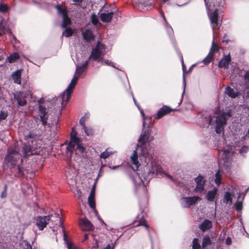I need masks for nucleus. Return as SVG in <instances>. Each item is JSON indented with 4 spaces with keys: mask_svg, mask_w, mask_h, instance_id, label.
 Listing matches in <instances>:
<instances>
[{
    "mask_svg": "<svg viewBox=\"0 0 249 249\" xmlns=\"http://www.w3.org/2000/svg\"><path fill=\"white\" fill-rule=\"evenodd\" d=\"M151 130L142 132L138 141L137 149L133 151L130 157L134 170L138 172L133 178L135 185H144L146 181L156 176L165 175L173 181V177L167 174L155 161H153V150L150 147L149 142L154 140L151 136Z\"/></svg>",
    "mask_w": 249,
    "mask_h": 249,
    "instance_id": "f257e3e1",
    "label": "nucleus"
},
{
    "mask_svg": "<svg viewBox=\"0 0 249 249\" xmlns=\"http://www.w3.org/2000/svg\"><path fill=\"white\" fill-rule=\"evenodd\" d=\"M88 63L89 61L87 60L81 66L77 65L76 66L75 74L72 78L70 84L66 90L57 97V102L61 104L62 108L64 107L67 103L69 101L71 93L77 83L79 77H80L83 72L87 69Z\"/></svg>",
    "mask_w": 249,
    "mask_h": 249,
    "instance_id": "f03ea898",
    "label": "nucleus"
},
{
    "mask_svg": "<svg viewBox=\"0 0 249 249\" xmlns=\"http://www.w3.org/2000/svg\"><path fill=\"white\" fill-rule=\"evenodd\" d=\"M231 116V111L228 110L227 111H221L219 108L215 112L213 117L209 116L208 119L206 118V122L203 125L208 126L214 122L215 124V131L217 133H220L223 130V126L227 124V120Z\"/></svg>",
    "mask_w": 249,
    "mask_h": 249,
    "instance_id": "7ed1b4c3",
    "label": "nucleus"
},
{
    "mask_svg": "<svg viewBox=\"0 0 249 249\" xmlns=\"http://www.w3.org/2000/svg\"><path fill=\"white\" fill-rule=\"evenodd\" d=\"M106 53V46L100 42H98L95 48H94L89 57L98 62H102L106 65L115 68L113 63L108 60H104L103 56Z\"/></svg>",
    "mask_w": 249,
    "mask_h": 249,
    "instance_id": "20e7f679",
    "label": "nucleus"
},
{
    "mask_svg": "<svg viewBox=\"0 0 249 249\" xmlns=\"http://www.w3.org/2000/svg\"><path fill=\"white\" fill-rule=\"evenodd\" d=\"M67 149L71 153L75 150L76 154L77 155L83 153L86 149L81 143V139L76 137V132L73 128L71 133V140Z\"/></svg>",
    "mask_w": 249,
    "mask_h": 249,
    "instance_id": "39448f33",
    "label": "nucleus"
},
{
    "mask_svg": "<svg viewBox=\"0 0 249 249\" xmlns=\"http://www.w3.org/2000/svg\"><path fill=\"white\" fill-rule=\"evenodd\" d=\"M55 8L57 10L58 14L61 15L63 18V21L61 24V27L65 28V30L62 32V36L66 37L71 36L73 30L70 27H67L71 24V18L68 16V11L67 9H62L60 5H56Z\"/></svg>",
    "mask_w": 249,
    "mask_h": 249,
    "instance_id": "423d86ee",
    "label": "nucleus"
},
{
    "mask_svg": "<svg viewBox=\"0 0 249 249\" xmlns=\"http://www.w3.org/2000/svg\"><path fill=\"white\" fill-rule=\"evenodd\" d=\"M207 8L208 9V13L209 18L211 21V26L213 30L219 28L221 24V21L218 19V10L215 8L213 12L212 13L210 12V8L211 5L210 4L209 7L208 6V2L209 0H204Z\"/></svg>",
    "mask_w": 249,
    "mask_h": 249,
    "instance_id": "0eeeda50",
    "label": "nucleus"
},
{
    "mask_svg": "<svg viewBox=\"0 0 249 249\" xmlns=\"http://www.w3.org/2000/svg\"><path fill=\"white\" fill-rule=\"evenodd\" d=\"M20 158V154L17 151L12 150L8 151L7 155L6 156L5 160L7 164H9L11 166L15 165L17 161Z\"/></svg>",
    "mask_w": 249,
    "mask_h": 249,
    "instance_id": "6e6552de",
    "label": "nucleus"
},
{
    "mask_svg": "<svg viewBox=\"0 0 249 249\" xmlns=\"http://www.w3.org/2000/svg\"><path fill=\"white\" fill-rule=\"evenodd\" d=\"M201 199V198L197 196L183 197L182 198L181 204L183 207L188 208L193 205L196 204Z\"/></svg>",
    "mask_w": 249,
    "mask_h": 249,
    "instance_id": "1a4fd4ad",
    "label": "nucleus"
},
{
    "mask_svg": "<svg viewBox=\"0 0 249 249\" xmlns=\"http://www.w3.org/2000/svg\"><path fill=\"white\" fill-rule=\"evenodd\" d=\"M49 223V217L47 216H39L36 217V225L38 230L42 231Z\"/></svg>",
    "mask_w": 249,
    "mask_h": 249,
    "instance_id": "9d476101",
    "label": "nucleus"
},
{
    "mask_svg": "<svg viewBox=\"0 0 249 249\" xmlns=\"http://www.w3.org/2000/svg\"><path fill=\"white\" fill-rule=\"evenodd\" d=\"M47 216L49 217V223L50 222L51 223L52 226L56 225L57 224H56V222L58 220L59 221L60 226H61L62 227V231L63 232V237H64V240H66V234L65 233L64 229L62 226V222L61 221V219L59 216V214L58 213H54L53 214H49Z\"/></svg>",
    "mask_w": 249,
    "mask_h": 249,
    "instance_id": "9b49d317",
    "label": "nucleus"
},
{
    "mask_svg": "<svg viewBox=\"0 0 249 249\" xmlns=\"http://www.w3.org/2000/svg\"><path fill=\"white\" fill-rule=\"evenodd\" d=\"M26 95V93L23 91H18L15 94V99L17 101L19 106H23L27 104Z\"/></svg>",
    "mask_w": 249,
    "mask_h": 249,
    "instance_id": "f8f14e48",
    "label": "nucleus"
},
{
    "mask_svg": "<svg viewBox=\"0 0 249 249\" xmlns=\"http://www.w3.org/2000/svg\"><path fill=\"white\" fill-rule=\"evenodd\" d=\"M195 181L196 183V186L194 191L196 193H201L204 191V185L205 183V180L201 176H198L195 179Z\"/></svg>",
    "mask_w": 249,
    "mask_h": 249,
    "instance_id": "ddd939ff",
    "label": "nucleus"
},
{
    "mask_svg": "<svg viewBox=\"0 0 249 249\" xmlns=\"http://www.w3.org/2000/svg\"><path fill=\"white\" fill-rule=\"evenodd\" d=\"M46 108L42 106H39V114L40 118V121L42 122V124L45 126L47 124L48 120V113L46 111Z\"/></svg>",
    "mask_w": 249,
    "mask_h": 249,
    "instance_id": "4468645a",
    "label": "nucleus"
},
{
    "mask_svg": "<svg viewBox=\"0 0 249 249\" xmlns=\"http://www.w3.org/2000/svg\"><path fill=\"white\" fill-rule=\"evenodd\" d=\"M79 224L82 230L83 231H90L93 228L92 224L86 218L81 219Z\"/></svg>",
    "mask_w": 249,
    "mask_h": 249,
    "instance_id": "2eb2a0df",
    "label": "nucleus"
},
{
    "mask_svg": "<svg viewBox=\"0 0 249 249\" xmlns=\"http://www.w3.org/2000/svg\"><path fill=\"white\" fill-rule=\"evenodd\" d=\"M171 111L170 108L167 106H164L159 109L154 118L156 119H159Z\"/></svg>",
    "mask_w": 249,
    "mask_h": 249,
    "instance_id": "dca6fc26",
    "label": "nucleus"
},
{
    "mask_svg": "<svg viewBox=\"0 0 249 249\" xmlns=\"http://www.w3.org/2000/svg\"><path fill=\"white\" fill-rule=\"evenodd\" d=\"M231 60V59L230 55L225 56L219 62L218 66L220 68L226 69L228 67Z\"/></svg>",
    "mask_w": 249,
    "mask_h": 249,
    "instance_id": "f3484780",
    "label": "nucleus"
},
{
    "mask_svg": "<svg viewBox=\"0 0 249 249\" xmlns=\"http://www.w3.org/2000/svg\"><path fill=\"white\" fill-rule=\"evenodd\" d=\"M217 189L213 188V190L208 191L206 196V199L210 202L214 201V199L217 196Z\"/></svg>",
    "mask_w": 249,
    "mask_h": 249,
    "instance_id": "a211bd4d",
    "label": "nucleus"
},
{
    "mask_svg": "<svg viewBox=\"0 0 249 249\" xmlns=\"http://www.w3.org/2000/svg\"><path fill=\"white\" fill-rule=\"evenodd\" d=\"M225 93L231 98H235L239 94V92L237 90H234L229 86L226 88Z\"/></svg>",
    "mask_w": 249,
    "mask_h": 249,
    "instance_id": "6ab92c4d",
    "label": "nucleus"
},
{
    "mask_svg": "<svg viewBox=\"0 0 249 249\" xmlns=\"http://www.w3.org/2000/svg\"><path fill=\"white\" fill-rule=\"evenodd\" d=\"M21 70H18L13 73L12 78L14 83L20 84L21 83Z\"/></svg>",
    "mask_w": 249,
    "mask_h": 249,
    "instance_id": "aec40b11",
    "label": "nucleus"
},
{
    "mask_svg": "<svg viewBox=\"0 0 249 249\" xmlns=\"http://www.w3.org/2000/svg\"><path fill=\"white\" fill-rule=\"evenodd\" d=\"M11 32L9 27L7 26L5 22L1 21L0 22V36L6 34H9Z\"/></svg>",
    "mask_w": 249,
    "mask_h": 249,
    "instance_id": "412c9836",
    "label": "nucleus"
},
{
    "mask_svg": "<svg viewBox=\"0 0 249 249\" xmlns=\"http://www.w3.org/2000/svg\"><path fill=\"white\" fill-rule=\"evenodd\" d=\"M113 12H110L109 13H102L100 15V19L103 22H110L112 18Z\"/></svg>",
    "mask_w": 249,
    "mask_h": 249,
    "instance_id": "4be33fe9",
    "label": "nucleus"
},
{
    "mask_svg": "<svg viewBox=\"0 0 249 249\" xmlns=\"http://www.w3.org/2000/svg\"><path fill=\"white\" fill-rule=\"evenodd\" d=\"M83 38L87 41H89L94 39V36L90 30L87 29L82 33Z\"/></svg>",
    "mask_w": 249,
    "mask_h": 249,
    "instance_id": "5701e85b",
    "label": "nucleus"
},
{
    "mask_svg": "<svg viewBox=\"0 0 249 249\" xmlns=\"http://www.w3.org/2000/svg\"><path fill=\"white\" fill-rule=\"evenodd\" d=\"M200 229L203 231L212 227V223L209 220H205L199 226Z\"/></svg>",
    "mask_w": 249,
    "mask_h": 249,
    "instance_id": "b1692460",
    "label": "nucleus"
},
{
    "mask_svg": "<svg viewBox=\"0 0 249 249\" xmlns=\"http://www.w3.org/2000/svg\"><path fill=\"white\" fill-rule=\"evenodd\" d=\"M19 58V55L18 53H14L10 54L6 58V62L9 63H12Z\"/></svg>",
    "mask_w": 249,
    "mask_h": 249,
    "instance_id": "393cba45",
    "label": "nucleus"
},
{
    "mask_svg": "<svg viewBox=\"0 0 249 249\" xmlns=\"http://www.w3.org/2000/svg\"><path fill=\"white\" fill-rule=\"evenodd\" d=\"M233 194L229 192H226L224 195V201L227 204H231L232 203V199Z\"/></svg>",
    "mask_w": 249,
    "mask_h": 249,
    "instance_id": "a878e982",
    "label": "nucleus"
},
{
    "mask_svg": "<svg viewBox=\"0 0 249 249\" xmlns=\"http://www.w3.org/2000/svg\"><path fill=\"white\" fill-rule=\"evenodd\" d=\"M114 153V152L109 151L108 149H106L104 152H102L100 155V157L101 159H106L110 155Z\"/></svg>",
    "mask_w": 249,
    "mask_h": 249,
    "instance_id": "bb28decb",
    "label": "nucleus"
},
{
    "mask_svg": "<svg viewBox=\"0 0 249 249\" xmlns=\"http://www.w3.org/2000/svg\"><path fill=\"white\" fill-rule=\"evenodd\" d=\"M222 179V175L218 170L215 174L214 182L216 185L219 186L221 184V181Z\"/></svg>",
    "mask_w": 249,
    "mask_h": 249,
    "instance_id": "cd10ccee",
    "label": "nucleus"
},
{
    "mask_svg": "<svg viewBox=\"0 0 249 249\" xmlns=\"http://www.w3.org/2000/svg\"><path fill=\"white\" fill-rule=\"evenodd\" d=\"M211 244V241L210 237L208 236H205L202 240V247L205 248L207 246Z\"/></svg>",
    "mask_w": 249,
    "mask_h": 249,
    "instance_id": "c85d7f7f",
    "label": "nucleus"
},
{
    "mask_svg": "<svg viewBox=\"0 0 249 249\" xmlns=\"http://www.w3.org/2000/svg\"><path fill=\"white\" fill-rule=\"evenodd\" d=\"M88 203L89 206L92 209H94L95 207V203L94 201V196H89L88 199Z\"/></svg>",
    "mask_w": 249,
    "mask_h": 249,
    "instance_id": "c756f323",
    "label": "nucleus"
},
{
    "mask_svg": "<svg viewBox=\"0 0 249 249\" xmlns=\"http://www.w3.org/2000/svg\"><path fill=\"white\" fill-rule=\"evenodd\" d=\"M31 147L30 146L24 145L22 148V153L24 156H26L30 151Z\"/></svg>",
    "mask_w": 249,
    "mask_h": 249,
    "instance_id": "7c9ffc66",
    "label": "nucleus"
},
{
    "mask_svg": "<svg viewBox=\"0 0 249 249\" xmlns=\"http://www.w3.org/2000/svg\"><path fill=\"white\" fill-rule=\"evenodd\" d=\"M193 249H201L198 240L196 238L194 239L193 241Z\"/></svg>",
    "mask_w": 249,
    "mask_h": 249,
    "instance_id": "2f4dec72",
    "label": "nucleus"
},
{
    "mask_svg": "<svg viewBox=\"0 0 249 249\" xmlns=\"http://www.w3.org/2000/svg\"><path fill=\"white\" fill-rule=\"evenodd\" d=\"M89 118V116L87 115V116L85 115L83 117L80 119L79 123L80 125L82 126L83 129L86 128L85 125V121Z\"/></svg>",
    "mask_w": 249,
    "mask_h": 249,
    "instance_id": "473e14b6",
    "label": "nucleus"
},
{
    "mask_svg": "<svg viewBox=\"0 0 249 249\" xmlns=\"http://www.w3.org/2000/svg\"><path fill=\"white\" fill-rule=\"evenodd\" d=\"M92 23L94 25H97L99 22L98 17L96 15L92 14L90 17Z\"/></svg>",
    "mask_w": 249,
    "mask_h": 249,
    "instance_id": "72a5a7b5",
    "label": "nucleus"
},
{
    "mask_svg": "<svg viewBox=\"0 0 249 249\" xmlns=\"http://www.w3.org/2000/svg\"><path fill=\"white\" fill-rule=\"evenodd\" d=\"M23 249H32L31 245L26 241H23L21 243Z\"/></svg>",
    "mask_w": 249,
    "mask_h": 249,
    "instance_id": "f704fd0d",
    "label": "nucleus"
},
{
    "mask_svg": "<svg viewBox=\"0 0 249 249\" xmlns=\"http://www.w3.org/2000/svg\"><path fill=\"white\" fill-rule=\"evenodd\" d=\"M7 116V112L5 111H2L1 110L0 111V122L5 120Z\"/></svg>",
    "mask_w": 249,
    "mask_h": 249,
    "instance_id": "c9c22d12",
    "label": "nucleus"
},
{
    "mask_svg": "<svg viewBox=\"0 0 249 249\" xmlns=\"http://www.w3.org/2000/svg\"><path fill=\"white\" fill-rule=\"evenodd\" d=\"M8 9V7L6 4L0 3V12L5 13Z\"/></svg>",
    "mask_w": 249,
    "mask_h": 249,
    "instance_id": "e433bc0d",
    "label": "nucleus"
},
{
    "mask_svg": "<svg viewBox=\"0 0 249 249\" xmlns=\"http://www.w3.org/2000/svg\"><path fill=\"white\" fill-rule=\"evenodd\" d=\"M83 129L84 130L85 133L88 136H91L93 134V131L91 128H88L86 127V128H84Z\"/></svg>",
    "mask_w": 249,
    "mask_h": 249,
    "instance_id": "4c0bfd02",
    "label": "nucleus"
},
{
    "mask_svg": "<svg viewBox=\"0 0 249 249\" xmlns=\"http://www.w3.org/2000/svg\"><path fill=\"white\" fill-rule=\"evenodd\" d=\"M139 225L141 226H144L146 229L148 231L149 230V226L146 224V222L145 220L144 219H141L139 221Z\"/></svg>",
    "mask_w": 249,
    "mask_h": 249,
    "instance_id": "58836bf2",
    "label": "nucleus"
},
{
    "mask_svg": "<svg viewBox=\"0 0 249 249\" xmlns=\"http://www.w3.org/2000/svg\"><path fill=\"white\" fill-rule=\"evenodd\" d=\"M244 80L247 86L249 87V71H247L245 74Z\"/></svg>",
    "mask_w": 249,
    "mask_h": 249,
    "instance_id": "ea45409f",
    "label": "nucleus"
},
{
    "mask_svg": "<svg viewBox=\"0 0 249 249\" xmlns=\"http://www.w3.org/2000/svg\"><path fill=\"white\" fill-rule=\"evenodd\" d=\"M235 208L237 211H240L242 208V203L241 201H237L235 204Z\"/></svg>",
    "mask_w": 249,
    "mask_h": 249,
    "instance_id": "a19ab883",
    "label": "nucleus"
},
{
    "mask_svg": "<svg viewBox=\"0 0 249 249\" xmlns=\"http://www.w3.org/2000/svg\"><path fill=\"white\" fill-rule=\"evenodd\" d=\"M249 149V147L247 146H243L241 147V148L240 149V153L241 154H244L245 153H246Z\"/></svg>",
    "mask_w": 249,
    "mask_h": 249,
    "instance_id": "79ce46f5",
    "label": "nucleus"
},
{
    "mask_svg": "<svg viewBox=\"0 0 249 249\" xmlns=\"http://www.w3.org/2000/svg\"><path fill=\"white\" fill-rule=\"evenodd\" d=\"M211 57H207L203 60V62L204 64H209L211 61Z\"/></svg>",
    "mask_w": 249,
    "mask_h": 249,
    "instance_id": "37998d69",
    "label": "nucleus"
},
{
    "mask_svg": "<svg viewBox=\"0 0 249 249\" xmlns=\"http://www.w3.org/2000/svg\"><path fill=\"white\" fill-rule=\"evenodd\" d=\"M141 111V114L142 115V117H143V127H145V120L147 119V117H146L144 115V112H143L142 110H140Z\"/></svg>",
    "mask_w": 249,
    "mask_h": 249,
    "instance_id": "c03bdc74",
    "label": "nucleus"
},
{
    "mask_svg": "<svg viewBox=\"0 0 249 249\" xmlns=\"http://www.w3.org/2000/svg\"><path fill=\"white\" fill-rule=\"evenodd\" d=\"M115 242L112 244V245L108 244L104 249H114L115 247Z\"/></svg>",
    "mask_w": 249,
    "mask_h": 249,
    "instance_id": "a18cd8bd",
    "label": "nucleus"
},
{
    "mask_svg": "<svg viewBox=\"0 0 249 249\" xmlns=\"http://www.w3.org/2000/svg\"><path fill=\"white\" fill-rule=\"evenodd\" d=\"M165 27L166 28V30L168 31V32H171V33L172 32V31H173L172 29L171 28L170 26L167 23H166V24L165 25Z\"/></svg>",
    "mask_w": 249,
    "mask_h": 249,
    "instance_id": "49530a36",
    "label": "nucleus"
},
{
    "mask_svg": "<svg viewBox=\"0 0 249 249\" xmlns=\"http://www.w3.org/2000/svg\"><path fill=\"white\" fill-rule=\"evenodd\" d=\"M67 245L68 249H76L74 247H73L72 244L68 241L67 242Z\"/></svg>",
    "mask_w": 249,
    "mask_h": 249,
    "instance_id": "de8ad7c7",
    "label": "nucleus"
},
{
    "mask_svg": "<svg viewBox=\"0 0 249 249\" xmlns=\"http://www.w3.org/2000/svg\"><path fill=\"white\" fill-rule=\"evenodd\" d=\"M226 244L227 245H231V240L230 237H228L226 239Z\"/></svg>",
    "mask_w": 249,
    "mask_h": 249,
    "instance_id": "09e8293b",
    "label": "nucleus"
},
{
    "mask_svg": "<svg viewBox=\"0 0 249 249\" xmlns=\"http://www.w3.org/2000/svg\"><path fill=\"white\" fill-rule=\"evenodd\" d=\"M83 0H73V2L75 3V4H80L82 2Z\"/></svg>",
    "mask_w": 249,
    "mask_h": 249,
    "instance_id": "8fccbe9b",
    "label": "nucleus"
},
{
    "mask_svg": "<svg viewBox=\"0 0 249 249\" xmlns=\"http://www.w3.org/2000/svg\"><path fill=\"white\" fill-rule=\"evenodd\" d=\"M88 234L87 233H85L84 234V239L82 240V242H84L85 241H86L88 239Z\"/></svg>",
    "mask_w": 249,
    "mask_h": 249,
    "instance_id": "3c124183",
    "label": "nucleus"
},
{
    "mask_svg": "<svg viewBox=\"0 0 249 249\" xmlns=\"http://www.w3.org/2000/svg\"><path fill=\"white\" fill-rule=\"evenodd\" d=\"M18 172L19 174H21L22 175H24V174L22 172L20 167L19 166L18 167Z\"/></svg>",
    "mask_w": 249,
    "mask_h": 249,
    "instance_id": "603ef678",
    "label": "nucleus"
},
{
    "mask_svg": "<svg viewBox=\"0 0 249 249\" xmlns=\"http://www.w3.org/2000/svg\"><path fill=\"white\" fill-rule=\"evenodd\" d=\"M6 186H5V190L3 192H2V193L1 194V197H5L6 196V194H5V191H6Z\"/></svg>",
    "mask_w": 249,
    "mask_h": 249,
    "instance_id": "864d4df0",
    "label": "nucleus"
},
{
    "mask_svg": "<svg viewBox=\"0 0 249 249\" xmlns=\"http://www.w3.org/2000/svg\"><path fill=\"white\" fill-rule=\"evenodd\" d=\"M95 192L94 190H91L90 194L89 196H94Z\"/></svg>",
    "mask_w": 249,
    "mask_h": 249,
    "instance_id": "5fc2aeb1",
    "label": "nucleus"
},
{
    "mask_svg": "<svg viewBox=\"0 0 249 249\" xmlns=\"http://www.w3.org/2000/svg\"><path fill=\"white\" fill-rule=\"evenodd\" d=\"M183 84H184V90L185 89V86H186V83H185V81L184 78H183Z\"/></svg>",
    "mask_w": 249,
    "mask_h": 249,
    "instance_id": "6e6d98bb",
    "label": "nucleus"
},
{
    "mask_svg": "<svg viewBox=\"0 0 249 249\" xmlns=\"http://www.w3.org/2000/svg\"><path fill=\"white\" fill-rule=\"evenodd\" d=\"M161 14L163 18L164 19L165 21H166L164 13L163 12H161Z\"/></svg>",
    "mask_w": 249,
    "mask_h": 249,
    "instance_id": "4d7b16f0",
    "label": "nucleus"
},
{
    "mask_svg": "<svg viewBox=\"0 0 249 249\" xmlns=\"http://www.w3.org/2000/svg\"><path fill=\"white\" fill-rule=\"evenodd\" d=\"M110 168L112 169H116V168L117 167L116 166H111V167H109Z\"/></svg>",
    "mask_w": 249,
    "mask_h": 249,
    "instance_id": "13d9d810",
    "label": "nucleus"
},
{
    "mask_svg": "<svg viewBox=\"0 0 249 249\" xmlns=\"http://www.w3.org/2000/svg\"><path fill=\"white\" fill-rule=\"evenodd\" d=\"M27 138H32V134H29L28 136H27Z\"/></svg>",
    "mask_w": 249,
    "mask_h": 249,
    "instance_id": "bf43d9fd",
    "label": "nucleus"
},
{
    "mask_svg": "<svg viewBox=\"0 0 249 249\" xmlns=\"http://www.w3.org/2000/svg\"><path fill=\"white\" fill-rule=\"evenodd\" d=\"M161 0L162 1V3H164L166 2L168 0Z\"/></svg>",
    "mask_w": 249,
    "mask_h": 249,
    "instance_id": "052dcab7",
    "label": "nucleus"
},
{
    "mask_svg": "<svg viewBox=\"0 0 249 249\" xmlns=\"http://www.w3.org/2000/svg\"><path fill=\"white\" fill-rule=\"evenodd\" d=\"M91 190H94V191H95V187L93 186L92 189H91Z\"/></svg>",
    "mask_w": 249,
    "mask_h": 249,
    "instance_id": "680f3d73",
    "label": "nucleus"
},
{
    "mask_svg": "<svg viewBox=\"0 0 249 249\" xmlns=\"http://www.w3.org/2000/svg\"><path fill=\"white\" fill-rule=\"evenodd\" d=\"M181 60H182V65H183V58L181 56Z\"/></svg>",
    "mask_w": 249,
    "mask_h": 249,
    "instance_id": "e2e57ef3",
    "label": "nucleus"
},
{
    "mask_svg": "<svg viewBox=\"0 0 249 249\" xmlns=\"http://www.w3.org/2000/svg\"><path fill=\"white\" fill-rule=\"evenodd\" d=\"M248 96H249V91L248 92Z\"/></svg>",
    "mask_w": 249,
    "mask_h": 249,
    "instance_id": "0e129e2a",
    "label": "nucleus"
},
{
    "mask_svg": "<svg viewBox=\"0 0 249 249\" xmlns=\"http://www.w3.org/2000/svg\"><path fill=\"white\" fill-rule=\"evenodd\" d=\"M217 5V4H216V5L213 4V7H215V6H216Z\"/></svg>",
    "mask_w": 249,
    "mask_h": 249,
    "instance_id": "69168bd1",
    "label": "nucleus"
},
{
    "mask_svg": "<svg viewBox=\"0 0 249 249\" xmlns=\"http://www.w3.org/2000/svg\"><path fill=\"white\" fill-rule=\"evenodd\" d=\"M133 100H134V102L135 103V100L134 98H133Z\"/></svg>",
    "mask_w": 249,
    "mask_h": 249,
    "instance_id": "338daca9",
    "label": "nucleus"
},
{
    "mask_svg": "<svg viewBox=\"0 0 249 249\" xmlns=\"http://www.w3.org/2000/svg\"><path fill=\"white\" fill-rule=\"evenodd\" d=\"M225 42H226V43H228V41H225Z\"/></svg>",
    "mask_w": 249,
    "mask_h": 249,
    "instance_id": "774afa93",
    "label": "nucleus"
}]
</instances>
